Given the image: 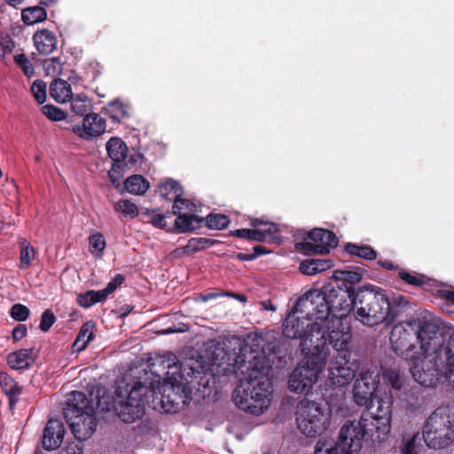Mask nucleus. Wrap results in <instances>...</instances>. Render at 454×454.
Here are the masks:
<instances>
[{
  "label": "nucleus",
  "instance_id": "nucleus-4",
  "mask_svg": "<svg viewBox=\"0 0 454 454\" xmlns=\"http://www.w3.org/2000/svg\"><path fill=\"white\" fill-rule=\"evenodd\" d=\"M355 294L341 288L325 286L323 290H310L299 299V306L311 308L323 324L333 320V325L340 326L351 307L354 308Z\"/></svg>",
  "mask_w": 454,
  "mask_h": 454
},
{
  "label": "nucleus",
  "instance_id": "nucleus-9",
  "mask_svg": "<svg viewBox=\"0 0 454 454\" xmlns=\"http://www.w3.org/2000/svg\"><path fill=\"white\" fill-rule=\"evenodd\" d=\"M423 438L430 449L441 450L454 442V414L448 407L437 408L426 420Z\"/></svg>",
  "mask_w": 454,
  "mask_h": 454
},
{
  "label": "nucleus",
  "instance_id": "nucleus-46",
  "mask_svg": "<svg viewBox=\"0 0 454 454\" xmlns=\"http://www.w3.org/2000/svg\"><path fill=\"white\" fill-rule=\"evenodd\" d=\"M142 216L145 222L150 223L155 227L163 229L167 225L165 216L162 214L158 213L156 210L146 211L142 214Z\"/></svg>",
  "mask_w": 454,
  "mask_h": 454
},
{
  "label": "nucleus",
  "instance_id": "nucleus-19",
  "mask_svg": "<svg viewBox=\"0 0 454 454\" xmlns=\"http://www.w3.org/2000/svg\"><path fill=\"white\" fill-rule=\"evenodd\" d=\"M106 120L98 114L85 115L82 125H74V134L84 139L97 137L106 132Z\"/></svg>",
  "mask_w": 454,
  "mask_h": 454
},
{
  "label": "nucleus",
  "instance_id": "nucleus-55",
  "mask_svg": "<svg viewBox=\"0 0 454 454\" xmlns=\"http://www.w3.org/2000/svg\"><path fill=\"white\" fill-rule=\"evenodd\" d=\"M29 312L27 306L17 303L12 307L11 316L17 321H25L28 317Z\"/></svg>",
  "mask_w": 454,
  "mask_h": 454
},
{
  "label": "nucleus",
  "instance_id": "nucleus-8",
  "mask_svg": "<svg viewBox=\"0 0 454 454\" xmlns=\"http://www.w3.org/2000/svg\"><path fill=\"white\" fill-rule=\"evenodd\" d=\"M302 354L305 360L297 364L288 380L290 391L296 394L308 393L312 389L326 364L329 350L319 351L317 348L316 352Z\"/></svg>",
  "mask_w": 454,
  "mask_h": 454
},
{
  "label": "nucleus",
  "instance_id": "nucleus-62",
  "mask_svg": "<svg viewBox=\"0 0 454 454\" xmlns=\"http://www.w3.org/2000/svg\"><path fill=\"white\" fill-rule=\"evenodd\" d=\"M27 327L24 325H19L12 331V337L15 340H21L27 334Z\"/></svg>",
  "mask_w": 454,
  "mask_h": 454
},
{
  "label": "nucleus",
  "instance_id": "nucleus-54",
  "mask_svg": "<svg viewBox=\"0 0 454 454\" xmlns=\"http://www.w3.org/2000/svg\"><path fill=\"white\" fill-rule=\"evenodd\" d=\"M174 201L173 205V214H182L184 213L183 210L186 209L187 211L192 212L193 208L195 207V205L189 200H186L184 199H182L181 197H178L176 199L172 200Z\"/></svg>",
  "mask_w": 454,
  "mask_h": 454
},
{
  "label": "nucleus",
  "instance_id": "nucleus-42",
  "mask_svg": "<svg viewBox=\"0 0 454 454\" xmlns=\"http://www.w3.org/2000/svg\"><path fill=\"white\" fill-rule=\"evenodd\" d=\"M20 267L27 268L31 265L32 261L35 259V249L26 239L20 242Z\"/></svg>",
  "mask_w": 454,
  "mask_h": 454
},
{
  "label": "nucleus",
  "instance_id": "nucleus-22",
  "mask_svg": "<svg viewBox=\"0 0 454 454\" xmlns=\"http://www.w3.org/2000/svg\"><path fill=\"white\" fill-rule=\"evenodd\" d=\"M69 411H73L74 415L79 413L92 414L94 413V408L91 400L84 393L74 391L69 395L67 406L64 408L65 417H67V412Z\"/></svg>",
  "mask_w": 454,
  "mask_h": 454
},
{
  "label": "nucleus",
  "instance_id": "nucleus-41",
  "mask_svg": "<svg viewBox=\"0 0 454 454\" xmlns=\"http://www.w3.org/2000/svg\"><path fill=\"white\" fill-rule=\"evenodd\" d=\"M400 398L406 403L407 406L414 408L420 404L423 397L420 388L414 387L409 389L404 388L403 396Z\"/></svg>",
  "mask_w": 454,
  "mask_h": 454
},
{
  "label": "nucleus",
  "instance_id": "nucleus-6",
  "mask_svg": "<svg viewBox=\"0 0 454 454\" xmlns=\"http://www.w3.org/2000/svg\"><path fill=\"white\" fill-rule=\"evenodd\" d=\"M356 318L365 325L391 322L394 315L386 293L372 286L361 287L354 297Z\"/></svg>",
  "mask_w": 454,
  "mask_h": 454
},
{
  "label": "nucleus",
  "instance_id": "nucleus-18",
  "mask_svg": "<svg viewBox=\"0 0 454 454\" xmlns=\"http://www.w3.org/2000/svg\"><path fill=\"white\" fill-rule=\"evenodd\" d=\"M325 336H328L329 343L338 353H349L348 345L351 339V333L348 327L345 326L340 321V326L333 325V320L325 321L322 324ZM327 341V337H325Z\"/></svg>",
  "mask_w": 454,
  "mask_h": 454
},
{
  "label": "nucleus",
  "instance_id": "nucleus-52",
  "mask_svg": "<svg viewBox=\"0 0 454 454\" xmlns=\"http://www.w3.org/2000/svg\"><path fill=\"white\" fill-rule=\"evenodd\" d=\"M31 91L39 104H43L46 99V83L41 80H36L31 86Z\"/></svg>",
  "mask_w": 454,
  "mask_h": 454
},
{
  "label": "nucleus",
  "instance_id": "nucleus-57",
  "mask_svg": "<svg viewBox=\"0 0 454 454\" xmlns=\"http://www.w3.org/2000/svg\"><path fill=\"white\" fill-rule=\"evenodd\" d=\"M55 319L54 314L50 309H46L41 317L40 329L47 332L55 323Z\"/></svg>",
  "mask_w": 454,
  "mask_h": 454
},
{
  "label": "nucleus",
  "instance_id": "nucleus-27",
  "mask_svg": "<svg viewBox=\"0 0 454 454\" xmlns=\"http://www.w3.org/2000/svg\"><path fill=\"white\" fill-rule=\"evenodd\" d=\"M95 330L96 324L93 321H88L82 325L73 346L77 352L83 350L94 339Z\"/></svg>",
  "mask_w": 454,
  "mask_h": 454
},
{
  "label": "nucleus",
  "instance_id": "nucleus-7",
  "mask_svg": "<svg viewBox=\"0 0 454 454\" xmlns=\"http://www.w3.org/2000/svg\"><path fill=\"white\" fill-rule=\"evenodd\" d=\"M294 417L298 431L307 438L323 435L333 423V411L327 403L307 398L298 402Z\"/></svg>",
  "mask_w": 454,
  "mask_h": 454
},
{
  "label": "nucleus",
  "instance_id": "nucleus-32",
  "mask_svg": "<svg viewBox=\"0 0 454 454\" xmlns=\"http://www.w3.org/2000/svg\"><path fill=\"white\" fill-rule=\"evenodd\" d=\"M21 18L25 24L34 25L46 20L47 12L41 6L27 7L22 11Z\"/></svg>",
  "mask_w": 454,
  "mask_h": 454
},
{
  "label": "nucleus",
  "instance_id": "nucleus-24",
  "mask_svg": "<svg viewBox=\"0 0 454 454\" xmlns=\"http://www.w3.org/2000/svg\"><path fill=\"white\" fill-rule=\"evenodd\" d=\"M33 42L40 54L48 55L57 49V37L53 32L48 29L36 31L33 35Z\"/></svg>",
  "mask_w": 454,
  "mask_h": 454
},
{
  "label": "nucleus",
  "instance_id": "nucleus-10",
  "mask_svg": "<svg viewBox=\"0 0 454 454\" xmlns=\"http://www.w3.org/2000/svg\"><path fill=\"white\" fill-rule=\"evenodd\" d=\"M120 382L116 395L121 398L122 392H127L128 395L125 399H120L116 402L115 410L121 419L125 423H132L142 418L145 413V403L149 394L148 386L135 381L132 385Z\"/></svg>",
  "mask_w": 454,
  "mask_h": 454
},
{
  "label": "nucleus",
  "instance_id": "nucleus-15",
  "mask_svg": "<svg viewBox=\"0 0 454 454\" xmlns=\"http://www.w3.org/2000/svg\"><path fill=\"white\" fill-rule=\"evenodd\" d=\"M364 439L356 420H349L340 427L335 445L343 454H357L362 449Z\"/></svg>",
  "mask_w": 454,
  "mask_h": 454
},
{
  "label": "nucleus",
  "instance_id": "nucleus-26",
  "mask_svg": "<svg viewBox=\"0 0 454 454\" xmlns=\"http://www.w3.org/2000/svg\"><path fill=\"white\" fill-rule=\"evenodd\" d=\"M50 95L59 103H66L72 98L70 84L65 80H54L50 85Z\"/></svg>",
  "mask_w": 454,
  "mask_h": 454
},
{
  "label": "nucleus",
  "instance_id": "nucleus-50",
  "mask_svg": "<svg viewBox=\"0 0 454 454\" xmlns=\"http://www.w3.org/2000/svg\"><path fill=\"white\" fill-rule=\"evenodd\" d=\"M124 279L122 275L117 274L114 278L107 284L106 288L98 291L100 298L105 301L109 294L114 293L116 288L124 282Z\"/></svg>",
  "mask_w": 454,
  "mask_h": 454
},
{
  "label": "nucleus",
  "instance_id": "nucleus-33",
  "mask_svg": "<svg viewBox=\"0 0 454 454\" xmlns=\"http://www.w3.org/2000/svg\"><path fill=\"white\" fill-rule=\"evenodd\" d=\"M71 107L74 114L84 117L90 114L89 112L91 109V103L85 94H77L71 98Z\"/></svg>",
  "mask_w": 454,
  "mask_h": 454
},
{
  "label": "nucleus",
  "instance_id": "nucleus-30",
  "mask_svg": "<svg viewBox=\"0 0 454 454\" xmlns=\"http://www.w3.org/2000/svg\"><path fill=\"white\" fill-rule=\"evenodd\" d=\"M106 150L109 157L115 162L119 163L122 161L128 153V147L126 144L118 137H112L106 144Z\"/></svg>",
  "mask_w": 454,
  "mask_h": 454
},
{
  "label": "nucleus",
  "instance_id": "nucleus-29",
  "mask_svg": "<svg viewBox=\"0 0 454 454\" xmlns=\"http://www.w3.org/2000/svg\"><path fill=\"white\" fill-rule=\"evenodd\" d=\"M330 260L310 259L305 260L300 264V270L305 275H315L332 268Z\"/></svg>",
  "mask_w": 454,
  "mask_h": 454
},
{
  "label": "nucleus",
  "instance_id": "nucleus-23",
  "mask_svg": "<svg viewBox=\"0 0 454 454\" xmlns=\"http://www.w3.org/2000/svg\"><path fill=\"white\" fill-rule=\"evenodd\" d=\"M371 412L376 418V423L380 424V432L388 434L391 430L392 401L389 398H380L376 410Z\"/></svg>",
  "mask_w": 454,
  "mask_h": 454
},
{
  "label": "nucleus",
  "instance_id": "nucleus-12",
  "mask_svg": "<svg viewBox=\"0 0 454 454\" xmlns=\"http://www.w3.org/2000/svg\"><path fill=\"white\" fill-rule=\"evenodd\" d=\"M417 340L419 342V354L424 358L429 353L445 348L446 335L443 327L431 321H421L419 319Z\"/></svg>",
  "mask_w": 454,
  "mask_h": 454
},
{
  "label": "nucleus",
  "instance_id": "nucleus-2",
  "mask_svg": "<svg viewBox=\"0 0 454 454\" xmlns=\"http://www.w3.org/2000/svg\"><path fill=\"white\" fill-rule=\"evenodd\" d=\"M161 365L168 369L166 378L162 382L160 378L150 382L149 393L159 400L165 412L175 413L190 403L192 390L189 382L193 370L179 364L175 356L162 361Z\"/></svg>",
  "mask_w": 454,
  "mask_h": 454
},
{
  "label": "nucleus",
  "instance_id": "nucleus-53",
  "mask_svg": "<svg viewBox=\"0 0 454 454\" xmlns=\"http://www.w3.org/2000/svg\"><path fill=\"white\" fill-rule=\"evenodd\" d=\"M43 113L52 121H61L67 116L64 111L51 105L44 106L43 107Z\"/></svg>",
  "mask_w": 454,
  "mask_h": 454
},
{
  "label": "nucleus",
  "instance_id": "nucleus-44",
  "mask_svg": "<svg viewBox=\"0 0 454 454\" xmlns=\"http://www.w3.org/2000/svg\"><path fill=\"white\" fill-rule=\"evenodd\" d=\"M205 221L208 228L216 230L223 229L229 223L228 217L220 214H210L206 217Z\"/></svg>",
  "mask_w": 454,
  "mask_h": 454
},
{
  "label": "nucleus",
  "instance_id": "nucleus-59",
  "mask_svg": "<svg viewBox=\"0 0 454 454\" xmlns=\"http://www.w3.org/2000/svg\"><path fill=\"white\" fill-rule=\"evenodd\" d=\"M389 384L395 390L401 391L403 388H406L404 386V380L399 374L395 372H390L387 374Z\"/></svg>",
  "mask_w": 454,
  "mask_h": 454
},
{
  "label": "nucleus",
  "instance_id": "nucleus-34",
  "mask_svg": "<svg viewBox=\"0 0 454 454\" xmlns=\"http://www.w3.org/2000/svg\"><path fill=\"white\" fill-rule=\"evenodd\" d=\"M252 225L257 227V231L263 235V242L277 239L276 234L278 232V228L275 223L254 219L252 221Z\"/></svg>",
  "mask_w": 454,
  "mask_h": 454
},
{
  "label": "nucleus",
  "instance_id": "nucleus-64",
  "mask_svg": "<svg viewBox=\"0 0 454 454\" xmlns=\"http://www.w3.org/2000/svg\"><path fill=\"white\" fill-rule=\"evenodd\" d=\"M395 302L398 306H405L407 304L406 299L403 296H402V295H399L397 298H395Z\"/></svg>",
  "mask_w": 454,
  "mask_h": 454
},
{
  "label": "nucleus",
  "instance_id": "nucleus-25",
  "mask_svg": "<svg viewBox=\"0 0 454 454\" xmlns=\"http://www.w3.org/2000/svg\"><path fill=\"white\" fill-rule=\"evenodd\" d=\"M36 358L35 348H22L8 355L7 361L11 368L23 370L29 368Z\"/></svg>",
  "mask_w": 454,
  "mask_h": 454
},
{
  "label": "nucleus",
  "instance_id": "nucleus-20",
  "mask_svg": "<svg viewBox=\"0 0 454 454\" xmlns=\"http://www.w3.org/2000/svg\"><path fill=\"white\" fill-rule=\"evenodd\" d=\"M64 434L63 423L59 419H50L43 432V448L48 450L58 449L63 442Z\"/></svg>",
  "mask_w": 454,
  "mask_h": 454
},
{
  "label": "nucleus",
  "instance_id": "nucleus-28",
  "mask_svg": "<svg viewBox=\"0 0 454 454\" xmlns=\"http://www.w3.org/2000/svg\"><path fill=\"white\" fill-rule=\"evenodd\" d=\"M176 215L175 225L179 232L192 231L198 229L204 221L203 218L188 213L177 214Z\"/></svg>",
  "mask_w": 454,
  "mask_h": 454
},
{
  "label": "nucleus",
  "instance_id": "nucleus-45",
  "mask_svg": "<svg viewBox=\"0 0 454 454\" xmlns=\"http://www.w3.org/2000/svg\"><path fill=\"white\" fill-rule=\"evenodd\" d=\"M419 440V434H407L403 437V447L402 454H418V442Z\"/></svg>",
  "mask_w": 454,
  "mask_h": 454
},
{
  "label": "nucleus",
  "instance_id": "nucleus-36",
  "mask_svg": "<svg viewBox=\"0 0 454 454\" xmlns=\"http://www.w3.org/2000/svg\"><path fill=\"white\" fill-rule=\"evenodd\" d=\"M345 249L348 254L365 260H374L377 256L376 251L370 246H358L348 243L346 245Z\"/></svg>",
  "mask_w": 454,
  "mask_h": 454
},
{
  "label": "nucleus",
  "instance_id": "nucleus-40",
  "mask_svg": "<svg viewBox=\"0 0 454 454\" xmlns=\"http://www.w3.org/2000/svg\"><path fill=\"white\" fill-rule=\"evenodd\" d=\"M90 251L97 258L101 257L106 247V241L100 232H96L89 238Z\"/></svg>",
  "mask_w": 454,
  "mask_h": 454
},
{
  "label": "nucleus",
  "instance_id": "nucleus-21",
  "mask_svg": "<svg viewBox=\"0 0 454 454\" xmlns=\"http://www.w3.org/2000/svg\"><path fill=\"white\" fill-rule=\"evenodd\" d=\"M356 425L359 427L360 431L363 432V435L370 438L372 441L382 442L386 439L388 434H383L378 429L380 424L376 423V418L372 415L370 410L364 411Z\"/></svg>",
  "mask_w": 454,
  "mask_h": 454
},
{
  "label": "nucleus",
  "instance_id": "nucleus-13",
  "mask_svg": "<svg viewBox=\"0 0 454 454\" xmlns=\"http://www.w3.org/2000/svg\"><path fill=\"white\" fill-rule=\"evenodd\" d=\"M337 245L338 239L333 231L317 228L309 232L304 240L297 244V247L307 254H324Z\"/></svg>",
  "mask_w": 454,
  "mask_h": 454
},
{
  "label": "nucleus",
  "instance_id": "nucleus-51",
  "mask_svg": "<svg viewBox=\"0 0 454 454\" xmlns=\"http://www.w3.org/2000/svg\"><path fill=\"white\" fill-rule=\"evenodd\" d=\"M254 228L255 229L237 230L235 231L234 235L241 239L263 242V235H262V233L257 231V227Z\"/></svg>",
  "mask_w": 454,
  "mask_h": 454
},
{
  "label": "nucleus",
  "instance_id": "nucleus-63",
  "mask_svg": "<svg viewBox=\"0 0 454 454\" xmlns=\"http://www.w3.org/2000/svg\"><path fill=\"white\" fill-rule=\"evenodd\" d=\"M237 257L244 261H252L256 257V254L239 253L238 254Z\"/></svg>",
  "mask_w": 454,
  "mask_h": 454
},
{
  "label": "nucleus",
  "instance_id": "nucleus-60",
  "mask_svg": "<svg viewBox=\"0 0 454 454\" xmlns=\"http://www.w3.org/2000/svg\"><path fill=\"white\" fill-rule=\"evenodd\" d=\"M14 43L8 35H1L0 38V58H4L7 53L12 51Z\"/></svg>",
  "mask_w": 454,
  "mask_h": 454
},
{
  "label": "nucleus",
  "instance_id": "nucleus-43",
  "mask_svg": "<svg viewBox=\"0 0 454 454\" xmlns=\"http://www.w3.org/2000/svg\"><path fill=\"white\" fill-rule=\"evenodd\" d=\"M103 301L98 291L90 290L77 295V302L83 308H90L97 302Z\"/></svg>",
  "mask_w": 454,
  "mask_h": 454
},
{
  "label": "nucleus",
  "instance_id": "nucleus-31",
  "mask_svg": "<svg viewBox=\"0 0 454 454\" xmlns=\"http://www.w3.org/2000/svg\"><path fill=\"white\" fill-rule=\"evenodd\" d=\"M125 190L135 195L144 194L149 188L148 181L141 175H133L124 182Z\"/></svg>",
  "mask_w": 454,
  "mask_h": 454
},
{
  "label": "nucleus",
  "instance_id": "nucleus-48",
  "mask_svg": "<svg viewBox=\"0 0 454 454\" xmlns=\"http://www.w3.org/2000/svg\"><path fill=\"white\" fill-rule=\"evenodd\" d=\"M334 278L346 281L351 284L358 283L362 279V274L351 270H336L333 273Z\"/></svg>",
  "mask_w": 454,
  "mask_h": 454
},
{
  "label": "nucleus",
  "instance_id": "nucleus-49",
  "mask_svg": "<svg viewBox=\"0 0 454 454\" xmlns=\"http://www.w3.org/2000/svg\"><path fill=\"white\" fill-rule=\"evenodd\" d=\"M63 63L59 58H51L44 61L43 67L48 75L56 76L62 73Z\"/></svg>",
  "mask_w": 454,
  "mask_h": 454
},
{
  "label": "nucleus",
  "instance_id": "nucleus-17",
  "mask_svg": "<svg viewBox=\"0 0 454 454\" xmlns=\"http://www.w3.org/2000/svg\"><path fill=\"white\" fill-rule=\"evenodd\" d=\"M74 437L80 441L89 439L97 428V420L94 413L74 415L73 411L67 412L65 417Z\"/></svg>",
  "mask_w": 454,
  "mask_h": 454
},
{
  "label": "nucleus",
  "instance_id": "nucleus-5",
  "mask_svg": "<svg viewBox=\"0 0 454 454\" xmlns=\"http://www.w3.org/2000/svg\"><path fill=\"white\" fill-rule=\"evenodd\" d=\"M411 372L416 382L427 387L434 386L440 378L454 382V333L445 348L416 361L411 367Z\"/></svg>",
  "mask_w": 454,
  "mask_h": 454
},
{
  "label": "nucleus",
  "instance_id": "nucleus-16",
  "mask_svg": "<svg viewBox=\"0 0 454 454\" xmlns=\"http://www.w3.org/2000/svg\"><path fill=\"white\" fill-rule=\"evenodd\" d=\"M380 382L378 372L366 370L362 371L356 380L353 387V398L359 406H366L376 390Z\"/></svg>",
  "mask_w": 454,
  "mask_h": 454
},
{
  "label": "nucleus",
  "instance_id": "nucleus-56",
  "mask_svg": "<svg viewBox=\"0 0 454 454\" xmlns=\"http://www.w3.org/2000/svg\"><path fill=\"white\" fill-rule=\"evenodd\" d=\"M15 62L22 68L24 74L27 77H31L35 74V69L29 59L24 54H18L14 57Z\"/></svg>",
  "mask_w": 454,
  "mask_h": 454
},
{
  "label": "nucleus",
  "instance_id": "nucleus-11",
  "mask_svg": "<svg viewBox=\"0 0 454 454\" xmlns=\"http://www.w3.org/2000/svg\"><path fill=\"white\" fill-rule=\"evenodd\" d=\"M419 319L406 320L396 324L390 333V342L395 353L409 361L411 365L420 360L419 350L413 343L418 333Z\"/></svg>",
  "mask_w": 454,
  "mask_h": 454
},
{
  "label": "nucleus",
  "instance_id": "nucleus-1",
  "mask_svg": "<svg viewBox=\"0 0 454 454\" xmlns=\"http://www.w3.org/2000/svg\"><path fill=\"white\" fill-rule=\"evenodd\" d=\"M262 343L261 336L249 334L240 345L236 364L244 378L232 394V400L239 410L256 416L269 409L273 395Z\"/></svg>",
  "mask_w": 454,
  "mask_h": 454
},
{
  "label": "nucleus",
  "instance_id": "nucleus-37",
  "mask_svg": "<svg viewBox=\"0 0 454 454\" xmlns=\"http://www.w3.org/2000/svg\"><path fill=\"white\" fill-rule=\"evenodd\" d=\"M106 111L111 119L120 121L128 116V107L119 100L110 102L106 106Z\"/></svg>",
  "mask_w": 454,
  "mask_h": 454
},
{
  "label": "nucleus",
  "instance_id": "nucleus-39",
  "mask_svg": "<svg viewBox=\"0 0 454 454\" xmlns=\"http://www.w3.org/2000/svg\"><path fill=\"white\" fill-rule=\"evenodd\" d=\"M0 384L4 391L10 396L11 403L13 396L19 395L21 393V387L6 373H0Z\"/></svg>",
  "mask_w": 454,
  "mask_h": 454
},
{
  "label": "nucleus",
  "instance_id": "nucleus-14",
  "mask_svg": "<svg viewBox=\"0 0 454 454\" xmlns=\"http://www.w3.org/2000/svg\"><path fill=\"white\" fill-rule=\"evenodd\" d=\"M350 353H338L329 362L328 380L333 386L345 387L348 385L356 375V368L349 361Z\"/></svg>",
  "mask_w": 454,
  "mask_h": 454
},
{
  "label": "nucleus",
  "instance_id": "nucleus-3",
  "mask_svg": "<svg viewBox=\"0 0 454 454\" xmlns=\"http://www.w3.org/2000/svg\"><path fill=\"white\" fill-rule=\"evenodd\" d=\"M316 311L306 309L296 302L294 309L286 316L283 323V334L289 339H300L301 353L329 350L326 346L322 323L317 319Z\"/></svg>",
  "mask_w": 454,
  "mask_h": 454
},
{
  "label": "nucleus",
  "instance_id": "nucleus-58",
  "mask_svg": "<svg viewBox=\"0 0 454 454\" xmlns=\"http://www.w3.org/2000/svg\"><path fill=\"white\" fill-rule=\"evenodd\" d=\"M338 449L334 444L318 442L316 445L315 454H339Z\"/></svg>",
  "mask_w": 454,
  "mask_h": 454
},
{
  "label": "nucleus",
  "instance_id": "nucleus-61",
  "mask_svg": "<svg viewBox=\"0 0 454 454\" xmlns=\"http://www.w3.org/2000/svg\"><path fill=\"white\" fill-rule=\"evenodd\" d=\"M400 278L411 285L420 286L423 283L419 278L407 272H400Z\"/></svg>",
  "mask_w": 454,
  "mask_h": 454
},
{
  "label": "nucleus",
  "instance_id": "nucleus-47",
  "mask_svg": "<svg viewBox=\"0 0 454 454\" xmlns=\"http://www.w3.org/2000/svg\"><path fill=\"white\" fill-rule=\"evenodd\" d=\"M210 241L204 238L191 239L187 245L184 247V252L186 254L195 253L207 247Z\"/></svg>",
  "mask_w": 454,
  "mask_h": 454
},
{
  "label": "nucleus",
  "instance_id": "nucleus-35",
  "mask_svg": "<svg viewBox=\"0 0 454 454\" xmlns=\"http://www.w3.org/2000/svg\"><path fill=\"white\" fill-rule=\"evenodd\" d=\"M160 192L165 199L172 200L183 195V189L177 182L170 179L160 186Z\"/></svg>",
  "mask_w": 454,
  "mask_h": 454
},
{
  "label": "nucleus",
  "instance_id": "nucleus-38",
  "mask_svg": "<svg viewBox=\"0 0 454 454\" xmlns=\"http://www.w3.org/2000/svg\"><path fill=\"white\" fill-rule=\"evenodd\" d=\"M116 212L121 213L124 217H136L139 211L137 206L129 200H121L114 204Z\"/></svg>",
  "mask_w": 454,
  "mask_h": 454
}]
</instances>
